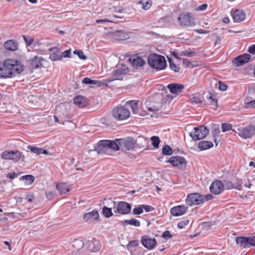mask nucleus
<instances>
[{
    "label": "nucleus",
    "mask_w": 255,
    "mask_h": 255,
    "mask_svg": "<svg viewBox=\"0 0 255 255\" xmlns=\"http://www.w3.org/2000/svg\"><path fill=\"white\" fill-rule=\"evenodd\" d=\"M232 125L230 124L223 123L222 124V129L223 132H226L232 129Z\"/></svg>",
    "instance_id": "nucleus-50"
},
{
    "label": "nucleus",
    "mask_w": 255,
    "mask_h": 255,
    "mask_svg": "<svg viewBox=\"0 0 255 255\" xmlns=\"http://www.w3.org/2000/svg\"><path fill=\"white\" fill-rule=\"evenodd\" d=\"M248 248L255 247V236L247 237Z\"/></svg>",
    "instance_id": "nucleus-48"
},
{
    "label": "nucleus",
    "mask_w": 255,
    "mask_h": 255,
    "mask_svg": "<svg viewBox=\"0 0 255 255\" xmlns=\"http://www.w3.org/2000/svg\"><path fill=\"white\" fill-rule=\"evenodd\" d=\"M204 202V195L198 193H190L186 198V203L189 206L200 205Z\"/></svg>",
    "instance_id": "nucleus-6"
},
{
    "label": "nucleus",
    "mask_w": 255,
    "mask_h": 255,
    "mask_svg": "<svg viewBox=\"0 0 255 255\" xmlns=\"http://www.w3.org/2000/svg\"><path fill=\"white\" fill-rule=\"evenodd\" d=\"M248 52L251 54H255V44L250 46L248 49Z\"/></svg>",
    "instance_id": "nucleus-64"
},
{
    "label": "nucleus",
    "mask_w": 255,
    "mask_h": 255,
    "mask_svg": "<svg viewBox=\"0 0 255 255\" xmlns=\"http://www.w3.org/2000/svg\"><path fill=\"white\" fill-rule=\"evenodd\" d=\"M135 143L140 147H144L147 143V140L144 136H139L136 139Z\"/></svg>",
    "instance_id": "nucleus-36"
},
{
    "label": "nucleus",
    "mask_w": 255,
    "mask_h": 255,
    "mask_svg": "<svg viewBox=\"0 0 255 255\" xmlns=\"http://www.w3.org/2000/svg\"><path fill=\"white\" fill-rule=\"evenodd\" d=\"M46 197L49 200H52L55 197V194L52 191H48L45 193Z\"/></svg>",
    "instance_id": "nucleus-59"
},
{
    "label": "nucleus",
    "mask_w": 255,
    "mask_h": 255,
    "mask_svg": "<svg viewBox=\"0 0 255 255\" xmlns=\"http://www.w3.org/2000/svg\"><path fill=\"white\" fill-rule=\"evenodd\" d=\"M131 209V205L125 201L119 202L117 206L115 213H118L122 215H127L130 213Z\"/></svg>",
    "instance_id": "nucleus-10"
},
{
    "label": "nucleus",
    "mask_w": 255,
    "mask_h": 255,
    "mask_svg": "<svg viewBox=\"0 0 255 255\" xmlns=\"http://www.w3.org/2000/svg\"><path fill=\"white\" fill-rule=\"evenodd\" d=\"M223 184L224 189L225 188L227 190L233 189V183L230 180H224Z\"/></svg>",
    "instance_id": "nucleus-47"
},
{
    "label": "nucleus",
    "mask_w": 255,
    "mask_h": 255,
    "mask_svg": "<svg viewBox=\"0 0 255 255\" xmlns=\"http://www.w3.org/2000/svg\"><path fill=\"white\" fill-rule=\"evenodd\" d=\"M119 144L121 145L122 150H131L134 148L135 141L133 138L129 137L127 139L120 138L118 140Z\"/></svg>",
    "instance_id": "nucleus-12"
},
{
    "label": "nucleus",
    "mask_w": 255,
    "mask_h": 255,
    "mask_svg": "<svg viewBox=\"0 0 255 255\" xmlns=\"http://www.w3.org/2000/svg\"><path fill=\"white\" fill-rule=\"evenodd\" d=\"M141 244L146 249L152 250L156 244V240L154 238H151L147 235L141 237Z\"/></svg>",
    "instance_id": "nucleus-16"
},
{
    "label": "nucleus",
    "mask_w": 255,
    "mask_h": 255,
    "mask_svg": "<svg viewBox=\"0 0 255 255\" xmlns=\"http://www.w3.org/2000/svg\"><path fill=\"white\" fill-rule=\"evenodd\" d=\"M138 245L139 242L137 240H132L128 242L126 246V248L130 252H132L135 250V248L138 246Z\"/></svg>",
    "instance_id": "nucleus-37"
},
{
    "label": "nucleus",
    "mask_w": 255,
    "mask_h": 255,
    "mask_svg": "<svg viewBox=\"0 0 255 255\" xmlns=\"http://www.w3.org/2000/svg\"><path fill=\"white\" fill-rule=\"evenodd\" d=\"M211 192L215 195H219L224 190L223 183L219 180L214 181L210 186Z\"/></svg>",
    "instance_id": "nucleus-13"
},
{
    "label": "nucleus",
    "mask_w": 255,
    "mask_h": 255,
    "mask_svg": "<svg viewBox=\"0 0 255 255\" xmlns=\"http://www.w3.org/2000/svg\"><path fill=\"white\" fill-rule=\"evenodd\" d=\"M243 182L241 179H237L236 181L233 183V189L238 190H242Z\"/></svg>",
    "instance_id": "nucleus-45"
},
{
    "label": "nucleus",
    "mask_w": 255,
    "mask_h": 255,
    "mask_svg": "<svg viewBox=\"0 0 255 255\" xmlns=\"http://www.w3.org/2000/svg\"><path fill=\"white\" fill-rule=\"evenodd\" d=\"M151 140L152 141V144L155 148H158L159 147V143L160 142V139L157 136H152L151 137Z\"/></svg>",
    "instance_id": "nucleus-44"
},
{
    "label": "nucleus",
    "mask_w": 255,
    "mask_h": 255,
    "mask_svg": "<svg viewBox=\"0 0 255 255\" xmlns=\"http://www.w3.org/2000/svg\"><path fill=\"white\" fill-rule=\"evenodd\" d=\"M24 70L23 66L17 60L6 59L0 62V76L3 78H12Z\"/></svg>",
    "instance_id": "nucleus-1"
},
{
    "label": "nucleus",
    "mask_w": 255,
    "mask_h": 255,
    "mask_svg": "<svg viewBox=\"0 0 255 255\" xmlns=\"http://www.w3.org/2000/svg\"><path fill=\"white\" fill-rule=\"evenodd\" d=\"M71 54V49H68L65 50L64 52H62L60 54V55L61 56V59L63 57H70Z\"/></svg>",
    "instance_id": "nucleus-60"
},
{
    "label": "nucleus",
    "mask_w": 255,
    "mask_h": 255,
    "mask_svg": "<svg viewBox=\"0 0 255 255\" xmlns=\"http://www.w3.org/2000/svg\"><path fill=\"white\" fill-rule=\"evenodd\" d=\"M4 47L10 51H15L18 49V43L13 40H9L4 43Z\"/></svg>",
    "instance_id": "nucleus-30"
},
{
    "label": "nucleus",
    "mask_w": 255,
    "mask_h": 255,
    "mask_svg": "<svg viewBox=\"0 0 255 255\" xmlns=\"http://www.w3.org/2000/svg\"><path fill=\"white\" fill-rule=\"evenodd\" d=\"M255 133V127L253 125H251L243 128L240 131L239 135L244 139H247L251 138Z\"/></svg>",
    "instance_id": "nucleus-14"
},
{
    "label": "nucleus",
    "mask_w": 255,
    "mask_h": 255,
    "mask_svg": "<svg viewBox=\"0 0 255 255\" xmlns=\"http://www.w3.org/2000/svg\"><path fill=\"white\" fill-rule=\"evenodd\" d=\"M206 98L208 101V104L217 106V100L214 95L210 93L209 95L207 96Z\"/></svg>",
    "instance_id": "nucleus-38"
},
{
    "label": "nucleus",
    "mask_w": 255,
    "mask_h": 255,
    "mask_svg": "<svg viewBox=\"0 0 255 255\" xmlns=\"http://www.w3.org/2000/svg\"><path fill=\"white\" fill-rule=\"evenodd\" d=\"M128 72V68L125 66L118 68L113 71V77L107 79V81L111 82L114 80H122L123 76L126 75Z\"/></svg>",
    "instance_id": "nucleus-9"
},
{
    "label": "nucleus",
    "mask_w": 255,
    "mask_h": 255,
    "mask_svg": "<svg viewBox=\"0 0 255 255\" xmlns=\"http://www.w3.org/2000/svg\"><path fill=\"white\" fill-rule=\"evenodd\" d=\"M165 162L170 163L172 166L181 170L185 169L187 166V161L185 158L180 156H171Z\"/></svg>",
    "instance_id": "nucleus-8"
},
{
    "label": "nucleus",
    "mask_w": 255,
    "mask_h": 255,
    "mask_svg": "<svg viewBox=\"0 0 255 255\" xmlns=\"http://www.w3.org/2000/svg\"><path fill=\"white\" fill-rule=\"evenodd\" d=\"M146 109L151 112L157 111L160 109V106L155 105L153 103H150L149 104H146Z\"/></svg>",
    "instance_id": "nucleus-43"
},
{
    "label": "nucleus",
    "mask_w": 255,
    "mask_h": 255,
    "mask_svg": "<svg viewBox=\"0 0 255 255\" xmlns=\"http://www.w3.org/2000/svg\"><path fill=\"white\" fill-rule=\"evenodd\" d=\"M106 140H100L94 146V150L97 152L98 154L106 153L108 149Z\"/></svg>",
    "instance_id": "nucleus-20"
},
{
    "label": "nucleus",
    "mask_w": 255,
    "mask_h": 255,
    "mask_svg": "<svg viewBox=\"0 0 255 255\" xmlns=\"http://www.w3.org/2000/svg\"><path fill=\"white\" fill-rule=\"evenodd\" d=\"M143 212L142 206L139 205L137 207H135L133 209V214L134 215H140Z\"/></svg>",
    "instance_id": "nucleus-52"
},
{
    "label": "nucleus",
    "mask_w": 255,
    "mask_h": 255,
    "mask_svg": "<svg viewBox=\"0 0 255 255\" xmlns=\"http://www.w3.org/2000/svg\"><path fill=\"white\" fill-rule=\"evenodd\" d=\"M103 215L106 218H109L113 215V213L112 211V208H108L106 206H104L102 209Z\"/></svg>",
    "instance_id": "nucleus-40"
},
{
    "label": "nucleus",
    "mask_w": 255,
    "mask_h": 255,
    "mask_svg": "<svg viewBox=\"0 0 255 255\" xmlns=\"http://www.w3.org/2000/svg\"><path fill=\"white\" fill-rule=\"evenodd\" d=\"M27 149H28L31 152L36 154V155H40L41 154H48V152L47 150L37 147L33 145H29L27 146Z\"/></svg>",
    "instance_id": "nucleus-28"
},
{
    "label": "nucleus",
    "mask_w": 255,
    "mask_h": 255,
    "mask_svg": "<svg viewBox=\"0 0 255 255\" xmlns=\"http://www.w3.org/2000/svg\"><path fill=\"white\" fill-rule=\"evenodd\" d=\"M232 17L235 22H240L246 18V13L242 9H236L232 14Z\"/></svg>",
    "instance_id": "nucleus-18"
},
{
    "label": "nucleus",
    "mask_w": 255,
    "mask_h": 255,
    "mask_svg": "<svg viewBox=\"0 0 255 255\" xmlns=\"http://www.w3.org/2000/svg\"><path fill=\"white\" fill-rule=\"evenodd\" d=\"M20 179L25 180L27 184H31L34 182L35 177L32 175H26L21 177Z\"/></svg>",
    "instance_id": "nucleus-42"
},
{
    "label": "nucleus",
    "mask_w": 255,
    "mask_h": 255,
    "mask_svg": "<svg viewBox=\"0 0 255 255\" xmlns=\"http://www.w3.org/2000/svg\"><path fill=\"white\" fill-rule=\"evenodd\" d=\"M111 34V37L117 41L125 40L130 37L129 33L124 30H113Z\"/></svg>",
    "instance_id": "nucleus-11"
},
{
    "label": "nucleus",
    "mask_w": 255,
    "mask_h": 255,
    "mask_svg": "<svg viewBox=\"0 0 255 255\" xmlns=\"http://www.w3.org/2000/svg\"><path fill=\"white\" fill-rule=\"evenodd\" d=\"M99 217L98 212L94 210L92 212L85 214L84 216V219L86 222H91L95 220L98 219Z\"/></svg>",
    "instance_id": "nucleus-26"
},
{
    "label": "nucleus",
    "mask_w": 255,
    "mask_h": 255,
    "mask_svg": "<svg viewBox=\"0 0 255 255\" xmlns=\"http://www.w3.org/2000/svg\"><path fill=\"white\" fill-rule=\"evenodd\" d=\"M112 114L116 119L120 121L127 119L130 117V115L129 111L122 106L115 108L113 110Z\"/></svg>",
    "instance_id": "nucleus-7"
},
{
    "label": "nucleus",
    "mask_w": 255,
    "mask_h": 255,
    "mask_svg": "<svg viewBox=\"0 0 255 255\" xmlns=\"http://www.w3.org/2000/svg\"><path fill=\"white\" fill-rule=\"evenodd\" d=\"M122 223L123 224L125 223L127 225H132L136 227H139L140 226V222L138 220L134 219L125 220L122 221Z\"/></svg>",
    "instance_id": "nucleus-39"
},
{
    "label": "nucleus",
    "mask_w": 255,
    "mask_h": 255,
    "mask_svg": "<svg viewBox=\"0 0 255 255\" xmlns=\"http://www.w3.org/2000/svg\"><path fill=\"white\" fill-rule=\"evenodd\" d=\"M189 220L185 219L179 222L178 224V228L179 229H183L186 225L189 224Z\"/></svg>",
    "instance_id": "nucleus-53"
},
{
    "label": "nucleus",
    "mask_w": 255,
    "mask_h": 255,
    "mask_svg": "<svg viewBox=\"0 0 255 255\" xmlns=\"http://www.w3.org/2000/svg\"><path fill=\"white\" fill-rule=\"evenodd\" d=\"M85 246L87 249L85 253L83 254L82 252L84 249L79 251V255H89L90 252L96 253L100 251L101 245L99 240L93 239L92 241H89L85 244Z\"/></svg>",
    "instance_id": "nucleus-5"
},
{
    "label": "nucleus",
    "mask_w": 255,
    "mask_h": 255,
    "mask_svg": "<svg viewBox=\"0 0 255 255\" xmlns=\"http://www.w3.org/2000/svg\"><path fill=\"white\" fill-rule=\"evenodd\" d=\"M43 60L42 57L36 56L28 61V62L31 68L36 69L42 66L41 62Z\"/></svg>",
    "instance_id": "nucleus-22"
},
{
    "label": "nucleus",
    "mask_w": 255,
    "mask_h": 255,
    "mask_svg": "<svg viewBox=\"0 0 255 255\" xmlns=\"http://www.w3.org/2000/svg\"><path fill=\"white\" fill-rule=\"evenodd\" d=\"M162 152L163 155H170L173 153V150L169 145L166 144L162 147Z\"/></svg>",
    "instance_id": "nucleus-41"
},
{
    "label": "nucleus",
    "mask_w": 255,
    "mask_h": 255,
    "mask_svg": "<svg viewBox=\"0 0 255 255\" xmlns=\"http://www.w3.org/2000/svg\"><path fill=\"white\" fill-rule=\"evenodd\" d=\"M236 242L242 248H248L247 237H238L236 239Z\"/></svg>",
    "instance_id": "nucleus-32"
},
{
    "label": "nucleus",
    "mask_w": 255,
    "mask_h": 255,
    "mask_svg": "<svg viewBox=\"0 0 255 255\" xmlns=\"http://www.w3.org/2000/svg\"><path fill=\"white\" fill-rule=\"evenodd\" d=\"M88 100L82 96H77L74 98V104L80 108L86 107L88 105Z\"/></svg>",
    "instance_id": "nucleus-27"
},
{
    "label": "nucleus",
    "mask_w": 255,
    "mask_h": 255,
    "mask_svg": "<svg viewBox=\"0 0 255 255\" xmlns=\"http://www.w3.org/2000/svg\"><path fill=\"white\" fill-rule=\"evenodd\" d=\"M113 11L115 12L125 13H128V12L127 11V9L126 8H124V7H121L120 8H118L116 7L115 6H114Z\"/></svg>",
    "instance_id": "nucleus-58"
},
{
    "label": "nucleus",
    "mask_w": 255,
    "mask_h": 255,
    "mask_svg": "<svg viewBox=\"0 0 255 255\" xmlns=\"http://www.w3.org/2000/svg\"><path fill=\"white\" fill-rule=\"evenodd\" d=\"M170 92L172 94H178L181 93L184 88V86L181 84L171 83L167 86Z\"/></svg>",
    "instance_id": "nucleus-21"
},
{
    "label": "nucleus",
    "mask_w": 255,
    "mask_h": 255,
    "mask_svg": "<svg viewBox=\"0 0 255 255\" xmlns=\"http://www.w3.org/2000/svg\"><path fill=\"white\" fill-rule=\"evenodd\" d=\"M214 144L212 141L202 140L198 144V147L200 150H204L212 148Z\"/></svg>",
    "instance_id": "nucleus-31"
},
{
    "label": "nucleus",
    "mask_w": 255,
    "mask_h": 255,
    "mask_svg": "<svg viewBox=\"0 0 255 255\" xmlns=\"http://www.w3.org/2000/svg\"><path fill=\"white\" fill-rule=\"evenodd\" d=\"M251 56L248 53L240 55L236 57L233 60V63L237 66H241L250 61Z\"/></svg>",
    "instance_id": "nucleus-15"
},
{
    "label": "nucleus",
    "mask_w": 255,
    "mask_h": 255,
    "mask_svg": "<svg viewBox=\"0 0 255 255\" xmlns=\"http://www.w3.org/2000/svg\"><path fill=\"white\" fill-rule=\"evenodd\" d=\"M183 64L186 68H193L194 66L193 64L189 60L186 59H183Z\"/></svg>",
    "instance_id": "nucleus-56"
},
{
    "label": "nucleus",
    "mask_w": 255,
    "mask_h": 255,
    "mask_svg": "<svg viewBox=\"0 0 255 255\" xmlns=\"http://www.w3.org/2000/svg\"><path fill=\"white\" fill-rule=\"evenodd\" d=\"M147 63L151 68L157 70H163L167 65L164 57L155 53H152L148 55Z\"/></svg>",
    "instance_id": "nucleus-2"
},
{
    "label": "nucleus",
    "mask_w": 255,
    "mask_h": 255,
    "mask_svg": "<svg viewBox=\"0 0 255 255\" xmlns=\"http://www.w3.org/2000/svg\"><path fill=\"white\" fill-rule=\"evenodd\" d=\"M152 1L150 0H141L137 2V5H141V7L144 10H147L151 7Z\"/></svg>",
    "instance_id": "nucleus-35"
},
{
    "label": "nucleus",
    "mask_w": 255,
    "mask_h": 255,
    "mask_svg": "<svg viewBox=\"0 0 255 255\" xmlns=\"http://www.w3.org/2000/svg\"><path fill=\"white\" fill-rule=\"evenodd\" d=\"M169 63L170 69L175 72H179L180 67L178 65H176L171 60H169Z\"/></svg>",
    "instance_id": "nucleus-46"
},
{
    "label": "nucleus",
    "mask_w": 255,
    "mask_h": 255,
    "mask_svg": "<svg viewBox=\"0 0 255 255\" xmlns=\"http://www.w3.org/2000/svg\"><path fill=\"white\" fill-rule=\"evenodd\" d=\"M120 139H116L115 140H106V142L108 146V148L113 149L114 150L118 151L121 149V145H120L119 141H118Z\"/></svg>",
    "instance_id": "nucleus-29"
},
{
    "label": "nucleus",
    "mask_w": 255,
    "mask_h": 255,
    "mask_svg": "<svg viewBox=\"0 0 255 255\" xmlns=\"http://www.w3.org/2000/svg\"><path fill=\"white\" fill-rule=\"evenodd\" d=\"M24 41L28 46H30L33 42L34 39L30 36H23Z\"/></svg>",
    "instance_id": "nucleus-55"
},
{
    "label": "nucleus",
    "mask_w": 255,
    "mask_h": 255,
    "mask_svg": "<svg viewBox=\"0 0 255 255\" xmlns=\"http://www.w3.org/2000/svg\"><path fill=\"white\" fill-rule=\"evenodd\" d=\"M194 131L190 132L189 135L193 140H199L205 138L209 133L207 127L201 126L193 128Z\"/></svg>",
    "instance_id": "nucleus-4"
},
{
    "label": "nucleus",
    "mask_w": 255,
    "mask_h": 255,
    "mask_svg": "<svg viewBox=\"0 0 255 255\" xmlns=\"http://www.w3.org/2000/svg\"><path fill=\"white\" fill-rule=\"evenodd\" d=\"M138 103V101L131 100L126 102V106H128L131 108L133 114L144 116L145 114L142 113V111L139 108Z\"/></svg>",
    "instance_id": "nucleus-17"
},
{
    "label": "nucleus",
    "mask_w": 255,
    "mask_h": 255,
    "mask_svg": "<svg viewBox=\"0 0 255 255\" xmlns=\"http://www.w3.org/2000/svg\"><path fill=\"white\" fill-rule=\"evenodd\" d=\"M143 210L144 209L145 212H148L154 210V208L150 205H142Z\"/></svg>",
    "instance_id": "nucleus-63"
},
{
    "label": "nucleus",
    "mask_w": 255,
    "mask_h": 255,
    "mask_svg": "<svg viewBox=\"0 0 255 255\" xmlns=\"http://www.w3.org/2000/svg\"><path fill=\"white\" fill-rule=\"evenodd\" d=\"M0 157L3 159L11 160L14 162L18 161L21 158L22 160L25 158L22 153L17 149L5 150L1 154Z\"/></svg>",
    "instance_id": "nucleus-3"
},
{
    "label": "nucleus",
    "mask_w": 255,
    "mask_h": 255,
    "mask_svg": "<svg viewBox=\"0 0 255 255\" xmlns=\"http://www.w3.org/2000/svg\"><path fill=\"white\" fill-rule=\"evenodd\" d=\"M161 237L165 240H168L172 238L173 236L170 231L166 230L162 233Z\"/></svg>",
    "instance_id": "nucleus-54"
},
{
    "label": "nucleus",
    "mask_w": 255,
    "mask_h": 255,
    "mask_svg": "<svg viewBox=\"0 0 255 255\" xmlns=\"http://www.w3.org/2000/svg\"><path fill=\"white\" fill-rule=\"evenodd\" d=\"M95 80H92L88 77H85L82 80V82L86 85L93 84L95 83Z\"/></svg>",
    "instance_id": "nucleus-57"
},
{
    "label": "nucleus",
    "mask_w": 255,
    "mask_h": 255,
    "mask_svg": "<svg viewBox=\"0 0 255 255\" xmlns=\"http://www.w3.org/2000/svg\"><path fill=\"white\" fill-rule=\"evenodd\" d=\"M56 187L61 195L66 194L70 191V189L65 183H62L57 184Z\"/></svg>",
    "instance_id": "nucleus-34"
},
{
    "label": "nucleus",
    "mask_w": 255,
    "mask_h": 255,
    "mask_svg": "<svg viewBox=\"0 0 255 255\" xmlns=\"http://www.w3.org/2000/svg\"><path fill=\"white\" fill-rule=\"evenodd\" d=\"M6 177L10 179H13L18 177V174L16 173L15 172H10V173H8L6 175Z\"/></svg>",
    "instance_id": "nucleus-62"
},
{
    "label": "nucleus",
    "mask_w": 255,
    "mask_h": 255,
    "mask_svg": "<svg viewBox=\"0 0 255 255\" xmlns=\"http://www.w3.org/2000/svg\"><path fill=\"white\" fill-rule=\"evenodd\" d=\"M132 65L136 68L141 67L145 64V61L141 57L133 56L130 58Z\"/></svg>",
    "instance_id": "nucleus-23"
},
{
    "label": "nucleus",
    "mask_w": 255,
    "mask_h": 255,
    "mask_svg": "<svg viewBox=\"0 0 255 255\" xmlns=\"http://www.w3.org/2000/svg\"><path fill=\"white\" fill-rule=\"evenodd\" d=\"M187 208L184 205L175 206L170 209V213L174 216H180L186 213Z\"/></svg>",
    "instance_id": "nucleus-19"
},
{
    "label": "nucleus",
    "mask_w": 255,
    "mask_h": 255,
    "mask_svg": "<svg viewBox=\"0 0 255 255\" xmlns=\"http://www.w3.org/2000/svg\"><path fill=\"white\" fill-rule=\"evenodd\" d=\"M75 54H77L79 58L82 60H86L87 56L84 54V52L80 50H75L74 52Z\"/></svg>",
    "instance_id": "nucleus-51"
},
{
    "label": "nucleus",
    "mask_w": 255,
    "mask_h": 255,
    "mask_svg": "<svg viewBox=\"0 0 255 255\" xmlns=\"http://www.w3.org/2000/svg\"><path fill=\"white\" fill-rule=\"evenodd\" d=\"M123 16H118L115 14L109 15L107 16V17H104L102 19H97L96 20V23H103L104 22H113V21L111 19H114V18H122Z\"/></svg>",
    "instance_id": "nucleus-33"
},
{
    "label": "nucleus",
    "mask_w": 255,
    "mask_h": 255,
    "mask_svg": "<svg viewBox=\"0 0 255 255\" xmlns=\"http://www.w3.org/2000/svg\"><path fill=\"white\" fill-rule=\"evenodd\" d=\"M178 20L180 25L182 26H189L190 25V18L189 14H180L178 17Z\"/></svg>",
    "instance_id": "nucleus-25"
},
{
    "label": "nucleus",
    "mask_w": 255,
    "mask_h": 255,
    "mask_svg": "<svg viewBox=\"0 0 255 255\" xmlns=\"http://www.w3.org/2000/svg\"><path fill=\"white\" fill-rule=\"evenodd\" d=\"M227 89V86L222 82L221 81L219 82V89L221 91H225Z\"/></svg>",
    "instance_id": "nucleus-61"
},
{
    "label": "nucleus",
    "mask_w": 255,
    "mask_h": 255,
    "mask_svg": "<svg viewBox=\"0 0 255 255\" xmlns=\"http://www.w3.org/2000/svg\"><path fill=\"white\" fill-rule=\"evenodd\" d=\"M50 52L49 58L52 61L61 60V56L60 54V50L57 47H54L49 49Z\"/></svg>",
    "instance_id": "nucleus-24"
},
{
    "label": "nucleus",
    "mask_w": 255,
    "mask_h": 255,
    "mask_svg": "<svg viewBox=\"0 0 255 255\" xmlns=\"http://www.w3.org/2000/svg\"><path fill=\"white\" fill-rule=\"evenodd\" d=\"M193 54H194V52L189 51V50H183L180 52L179 54L180 56H186L191 57H192Z\"/></svg>",
    "instance_id": "nucleus-49"
}]
</instances>
